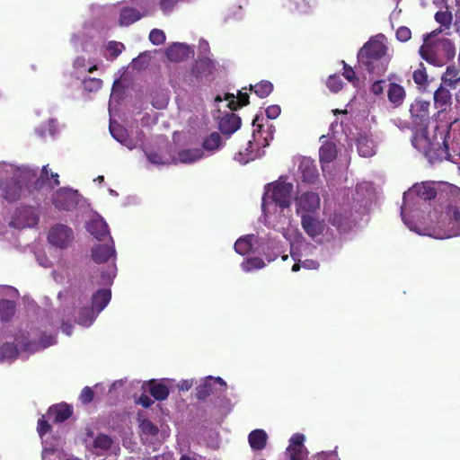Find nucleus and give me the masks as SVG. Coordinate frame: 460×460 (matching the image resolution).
<instances>
[{
  "mask_svg": "<svg viewBox=\"0 0 460 460\" xmlns=\"http://www.w3.org/2000/svg\"><path fill=\"white\" fill-rule=\"evenodd\" d=\"M286 455L289 460H306L308 451L306 448H287Z\"/></svg>",
  "mask_w": 460,
  "mask_h": 460,
  "instance_id": "nucleus-43",
  "label": "nucleus"
},
{
  "mask_svg": "<svg viewBox=\"0 0 460 460\" xmlns=\"http://www.w3.org/2000/svg\"><path fill=\"white\" fill-rule=\"evenodd\" d=\"M451 88L440 84V86L434 93V104L436 108L445 111L447 107L452 103V94L450 93Z\"/></svg>",
  "mask_w": 460,
  "mask_h": 460,
  "instance_id": "nucleus-20",
  "label": "nucleus"
},
{
  "mask_svg": "<svg viewBox=\"0 0 460 460\" xmlns=\"http://www.w3.org/2000/svg\"><path fill=\"white\" fill-rule=\"evenodd\" d=\"M2 197L8 202L17 201L22 195V187L14 178H8L0 181Z\"/></svg>",
  "mask_w": 460,
  "mask_h": 460,
  "instance_id": "nucleus-11",
  "label": "nucleus"
},
{
  "mask_svg": "<svg viewBox=\"0 0 460 460\" xmlns=\"http://www.w3.org/2000/svg\"><path fill=\"white\" fill-rule=\"evenodd\" d=\"M149 40L154 45H161L165 41V34L162 30L153 29L149 33Z\"/></svg>",
  "mask_w": 460,
  "mask_h": 460,
  "instance_id": "nucleus-49",
  "label": "nucleus"
},
{
  "mask_svg": "<svg viewBox=\"0 0 460 460\" xmlns=\"http://www.w3.org/2000/svg\"><path fill=\"white\" fill-rule=\"evenodd\" d=\"M110 131L111 136L119 143L126 145L128 140V131L125 128L119 124H110Z\"/></svg>",
  "mask_w": 460,
  "mask_h": 460,
  "instance_id": "nucleus-39",
  "label": "nucleus"
},
{
  "mask_svg": "<svg viewBox=\"0 0 460 460\" xmlns=\"http://www.w3.org/2000/svg\"><path fill=\"white\" fill-rule=\"evenodd\" d=\"M204 155V152L201 148H188L179 152L178 159L183 164H191L199 159Z\"/></svg>",
  "mask_w": 460,
  "mask_h": 460,
  "instance_id": "nucleus-29",
  "label": "nucleus"
},
{
  "mask_svg": "<svg viewBox=\"0 0 460 460\" xmlns=\"http://www.w3.org/2000/svg\"><path fill=\"white\" fill-rule=\"evenodd\" d=\"M338 151L336 144L332 141H326L319 149V158L323 172L325 171L327 164L334 161L337 157Z\"/></svg>",
  "mask_w": 460,
  "mask_h": 460,
  "instance_id": "nucleus-17",
  "label": "nucleus"
},
{
  "mask_svg": "<svg viewBox=\"0 0 460 460\" xmlns=\"http://www.w3.org/2000/svg\"><path fill=\"white\" fill-rule=\"evenodd\" d=\"M146 155L147 160L155 165H163L165 164L166 161L164 160L163 155L157 151H146Z\"/></svg>",
  "mask_w": 460,
  "mask_h": 460,
  "instance_id": "nucleus-48",
  "label": "nucleus"
},
{
  "mask_svg": "<svg viewBox=\"0 0 460 460\" xmlns=\"http://www.w3.org/2000/svg\"><path fill=\"white\" fill-rule=\"evenodd\" d=\"M112 439L106 434H98L93 439V447L102 451L109 450L112 446Z\"/></svg>",
  "mask_w": 460,
  "mask_h": 460,
  "instance_id": "nucleus-40",
  "label": "nucleus"
},
{
  "mask_svg": "<svg viewBox=\"0 0 460 460\" xmlns=\"http://www.w3.org/2000/svg\"><path fill=\"white\" fill-rule=\"evenodd\" d=\"M84 90L88 92H96L102 86V80L95 77H86L83 80Z\"/></svg>",
  "mask_w": 460,
  "mask_h": 460,
  "instance_id": "nucleus-45",
  "label": "nucleus"
},
{
  "mask_svg": "<svg viewBox=\"0 0 460 460\" xmlns=\"http://www.w3.org/2000/svg\"><path fill=\"white\" fill-rule=\"evenodd\" d=\"M190 49L182 43H173L165 51L166 58L172 62H181L189 57Z\"/></svg>",
  "mask_w": 460,
  "mask_h": 460,
  "instance_id": "nucleus-22",
  "label": "nucleus"
},
{
  "mask_svg": "<svg viewBox=\"0 0 460 460\" xmlns=\"http://www.w3.org/2000/svg\"><path fill=\"white\" fill-rule=\"evenodd\" d=\"M280 111L281 109L279 105H270L265 111L267 118L270 119H277L279 116Z\"/></svg>",
  "mask_w": 460,
  "mask_h": 460,
  "instance_id": "nucleus-58",
  "label": "nucleus"
},
{
  "mask_svg": "<svg viewBox=\"0 0 460 460\" xmlns=\"http://www.w3.org/2000/svg\"><path fill=\"white\" fill-rule=\"evenodd\" d=\"M139 428L144 434L149 436H156L159 432L157 426L148 419L142 420Z\"/></svg>",
  "mask_w": 460,
  "mask_h": 460,
  "instance_id": "nucleus-44",
  "label": "nucleus"
},
{
  "mask_svg": "<svg viewBox=\"0 0 460 460\" xmlns=\"http://www.w3.org/2000/svg\"><path fill=\"white\" fill-rule=\"evenodd\" d=\"M253 235H247L239 238L234 243V250L241 255L248 254L252 247Z\"/></svg>",
  "mask_w": 460,
  "mask_h": 460,
  "instance_id": "nucleus-36",
  "label": "nucleus"
},
{
  "mask_svg": "<svg viewBox=\"0 0 460 460\" xmlns=\"http://www.w3.org/2000/svg\"><path fill=\"white\" fill-rule=\"evenodd\" d=\"M268 435L265 430L258 429L252 430L248 436V442L252 450L260 451L267 445Z\"/></svg>",
  "mask_w": 460,
  "mask_h": 460,
  "instance_id": "nucleus-26",
  "label": "nucleus"
},
{
  "mask_svg": "<svg viewBox=\"0 0 460 460\" xmlns=\"http://www.w3.org/2000/svg\"><path fill=\"white\" fill-rule=\"evenodd\" d=\"M51 430V426L48 422V420L45 419V416L42 415L38 420V425H37V431L39 433V436L42 438L46 434H48Z\"/></svg>",
  "mask_w": 460,
  "mask_h": 460,
  "instance_id": "nucleus-50",
  "label": "nucleus"
},
{
  "mask_svg": "<svg viewBox=\"0 0 460 460\" xmlns=\"http://www.w3.org/2000/svg\"><path fill=\"white\" fill-rule=\"evenodd\" d=\"M193 385L192 380H181L178 384V389L180 391H189Z\"/></svg>",
  "mask_w": 460,
  "mask_h": 460,
  "instance_id": "nucleus-64",
  "label": "nucleus"
},
{
  "mask_svg": "<svg viewBox=\"0 0 460 460\" xmlns=\"http://www.w3.org/2000/svg\"><path fill=\"white\" fill-rule=\"evenodd\" d=\"M387 50L383 40L371 38L358 53V64L369 74L380 76L386 72L390 62Z\"/></svg>",
  "mask_w": 460,
  "mask_h": 460,
  "instance_id": "nucleus-1",
  "label": "nucleus"
},
{
  "mask_svg": "<svg viewBox=\"0 0 460 460\" xmlns=\"http://www.w3.org/2000/svg\"><path fill=\"white\" fill-rule=\"evenodd\" d=\"M264 266L263 260L258 257L249 258L242 263V268L246 272L262 269Z\"/></svg>",
  "mask_w": 460,
  "mask_h": 460,
  "instance_id": "nucleus-42",
  "label": "nucleus"
},
{
  "mask_svg": "<svg viewBox=\"0 0 460 460\" xmlns=\"http://www.w3.org/2000/svg\"><path fill=\"white\" fill-rule=\"evenodd\" d=\"M212 379H209L208 376L203 384L199 385L196 388V397L199 400H205L208 398L210 394L214 393V385L212 384Z\"/></svg>",
  "mask_w": 460,
  "mask_h": 460,
  "instance_id": "nucleus-37",
  "label": "nucleus"
},
{
  "mask_svg": "<svg viewBox=\"0 0 460 460\" xmlns=\"http://www.w3.org/2000/svg\"><path fill=\"white\" fill-rule=\"evenodd\" d=\"M16 305L14 301L9 299L0 300V320L8 323L15 314Z\"/></svg>",
  "mask_w": 460,
  "mask_h": 460,
  "instance_id": "nucleus-30",
  "label": "nucleus"
},
{
  "mask_svg": "<svg viewBox=\"0 0 460 460\" xmlns=\"http://www.w3.org/2000/svg\"><path fill=\"white\" fill-rule=\"evenodd\" d=\"M452 14L448 11H438L435 14V20L441 25L448 28L452 22Z\"/></svg>",
  "mask_w": 460,
  "mask_h": 460,
  "instance_id": "nucleus-47",
  "label": "nucleus"
},
{
  "mask_svg": "<svg viewBox=\"0 0 460 460\" xmlns=\"http://www.w3.org/2000/svg\"><path fill=\"white\" fill-rule=\"evenodd\" d=\"M310 460H339V457L336 451H323L313 456Z\"/></svg>",
  "mask_w": 460,
  "mask_h": 460,
  "instance_id": "nucleus-54",
  "label": "nucleus"
},
{
  "mask_svg": "<svg viewBox=\"0 0 460 460\" xmlns=\"http://www.w3.org/2000/svg\"><path fill=\"white\" fill-rule=\"evenodd\" d=\"M301 224L305 232L311 237L318 236L323 231L322 223L311 215H303Z\"/></svg>",
  "mask_w": 460,
  "mask_h": 460,
  "instance_id": "nucleus-21",
  "label": "nucleus"
},
{
  "mask_svg": "<svg viewBox=\"0 0 460 460\" xmlns=\"http://www.w3.org/2000/svg\"><path fill=\"white\" fill-rule=\"evenodd\" d=\"M225 100L228 101V107L231 111H236L249 103V94L247 93L239 92L238 99L233 93H226Z\"/></svg>",
  "mask_w": 460,
  "mask_h": 460,
  "instance_id": "nucleus-31",
  "label": "nucleus"
},
{
  "mask_svg": "<svg viewBox=\"0 0 460 460\" xmlns=\"http://www.w3.org/2000/svg\"><path fill=\"white\" fill-rule=\"evenodd\" d=\"M387 98L394 108H398L402 105L406 98V91L401 84L390 83L387 89Z\"/></svg>",
  "mask_w": 460,
  "mask_h": 460,
  "instance_id": "nucleus-19",
  "label": "nucleus"
},
{
  "mask_svg": "<svg viewBox=\"0 0 460 460\" xmlns=\"http://www.w3.org/2000/svg\"><path fill=\"white\" fill-rule=\"evenodd\" d=\"M396 39L401 42H406L411 38V31L406 26H401L396 31Z\"/></svg>",
  "mask_w": 460,
  "mask_h": 460,
  "instance_id": "nucleus-53",
  "label": "nucleus"
},
{
  "mask_svg": "<svg viewBox=\"0 0 460 460\" xmlns=\"http://www.w3.org/2000/svg\"><path fill=\"white\" fill-rule=\"evenodd\" d=\"M305 439V438L303 434H294L289 440L290 443L288 448H305L304 446Z\"/></svg>",
  "mask_w": 460,
  "mask_h": 460,
  "instance_id": "nucleus-51",
  "label": "nucleus"
},
{
  "mask_svg": "<svg viewBox=\"0 0 460 460\" xmlns=\"http://www.w3.org/2000/svg\"><path fill=\"white\" fill-rule=\"evenodd\" d=\"M356 145L360 156L371 157L376 153L374 141L367 136H359L357 138Z\"/></svg>",
  "mask_w": 460,
  "mask_h": 460,
  "instance_id": "nucleus-27",
  "label": "nucleus"
},
{
  "mask_svg": "<svg viewBox=\"0 0 460 460\" xmlns=\"http://www.w3.org/2000/svg\"><path fill=\"white\" fill-rule=\"evenodd\" d=\"M38 217L33 208H22L17 209L10 225L16 228H23L37 225Z\"/></svg>",
  "mask_w": 460,
  "mask_h": 460,
  "instance_id": "nucleus-10",
  "label": "nucleus"
},
{
  "mask_svg": "<svg viewBox=\"0 0 460 460\" xmlns=\"http://www.w3.org/2000/svg\"><path fill=\"white\" fill-rule=\"evenodd\" d=\"M304 182L314 184L319 179V172L315 161L304 157L298 166Z\"/></svg>",
  "mask_w": 460,
  "mask_h": 460,
  "instance_id": "nucleus-12",
  "label": "nucleus"
},
{
  "mask_svg": "<svg viewBox=\"0 0 460 460\" xmlns=\"http://www.w3.org/2000/svg\"><path fill=\"white\" fill-rule=\"evenodd\" d=\"M441 31H433L424 37L419 53L422 59L434 66L443 65L456 56V47L448 38L434 39Z\"/></svg>",
  "mask_w": 460,
  "mask_h": 460,
  "instance_id": "nucleus-2",
  "label": "nucleus"
},
{
  "mask_svg": "<svg viewBox=\"0 0 460 460\" xmlns=\"http://www.w3.org/2000/svg\"><path fill=\"white\" fill-rule=\"evenodd\" d=\"M459 82V70L455 66H448L441 76V84L451 89H456Z\"/></svg>",
  "mask_w": 460,
  "mask_h": 460,
  "instance_id": "nucleus-28",
  "label": "nucleus"
},
{
  "mask_svg": "<svg viewBox=\"0 0 460 460\" xmlns=\"http://www.w3.org/2000/svg\"><path fill=\"white\" fill-rule=\"evenodd\" d=\"M49 177L48 165H44L42 168L41 175L37 179L35 184L37 187H41L44 181Z\"/></svg>",
  "mask_w": 460,
  "mask_h": 460,
  "instance_id": "nucleus-62",
  "label": "nucleus"
},
{
  "mask_svg": "<svg viewBox=\"0 0 460 460\" xmlns=\"http://www.w3.org/2000/svg\"><path fill=\"white\" fill-rule=\"evenodd\" d=\"M241 124V118L234 113L230 112L220 119L218 122V128L223 135L230 136L240 128Z\"/></svg>",
  "mask_w": 460,
  "mask_h": 460,
  "instance_id": "nucleus-15",
  "label": "nucleus"
},
{
  "mask_svg": "<svg viewBox=\"0 0 460 460\" xmlns=\"http://www.w3.org/2000/svg\"><path fill=\"white\" fill-rule=\"evenodd\" d=\"M18 354L19 351L16 345L12 342H5L0 348L1 359H15Z\"/></svg>",
  "mask_w": 460,
  "mask_h": 460,
  "instance_id": "nucleus-38",
  "label": "nucleus"
},
{
  "mask_svg": "<svg viewBox=\"0 0 460 460\" xmlns=\"http://www.w3.org/2000/svg\"><path fill=\"white\" fill-rule=\"evenodd\" d=\"M412 79L420 90H426L429 85L428 73L423 63L419 64V67L413 71Z\"/></svg>",
  "mask_w": 460,
  "mask_h": 460,
  "instance_id": "nucleus-32",
  "label": "nucleus"
},
{
  "mask_svg": "<svg viewBox=\"0 0 460 460\" xmlns=\"http://www.w3.org/2000/svg\"><path fill=\"white\" fill-rule=\"evenodd\" d=\"M223 146L220 135L217 132H212L207 136L202 142V148L207 151L214 152Z\"/></svg>",
  "mask_w": 460,
  "mask_h": 460,
  "instance_id": "nucleus-34",
  "label": "nucleus"
},
{
  "mask_svg": "<svg viewBox=\"0 0 460 460\" xmlns=\"http://www.w3.org/2000/svg\"><path fill=\"white\" fill-rule=\"evenodd\" d=\"M165 379H151L142 385L144 391H147L156 401H165L170 394L169 386L165 384Z\"/></svg>",
  "mask_w": 460,
  "mask_h": 460,
  "instance_id": "nucleus-9",
  "label": "nucleus"
},
{
  "mask_svg": "<svg viewBox=\"0 0 460 460\" xmlns=\"http://www.w3.org/2000/svg\"><path fill=\"white\" fill-rule=\"evenodd\" d=\"M176 0H160V8L164 12H170L174 7Z\"/></svg>",
  "mask_w": 460,
  "mask_h": 460,
  "instance_id": "nucleus-61",
  "label": "nucleus"
},
{
  "mask_svg": "<svg viewBox=\"0 0 460 460\" xmlns=\"http://www.w3.org/2000/svg\"><path fill=\"white\" fill-rule=\"evenodd\" d=\"M250 90L253 91L260 98H266L273 91V84L268 80H262L256 84L250 85Z\"/></svg>",
  "mask_w": 460,
  "mask_h": 460,
  "instance_id": "nucleus-35",
  "label": "nucleus"
},
{
  "mask_svg": "<svg viewBox=\"0 0 460 460\" xmlns=\"http://www.w3.org/2000/svg\"><path fill=\"white\" fill-rule=\"evenodd\" d=\"M111 298V292L107 288H101L97 290L92 297V307L96 314H100L109 304Z\"/></svg>",
  "mask_w": 460,
  "mask_h": 460,
  "instance_id": "nucleus-23",
  "label": "nucleus"
},
{
  "mask_svg": "<svg viewBox=\"0 0 460 460\" xmlns=\"http://www.w3.org/2000/svg\"><path fill=\"white\" fill-rule=\"evenodd\" d=\"M215 70L214 62L208 58H198L193 64L190 74L198 80H202L212 75Z\"/></svg>",
  "mask_w": 460,
  "mask_h": 460,
  "instance_id": "nucleus-14",
  "label": "nucleus"
},
{
  "mask_svg": "<svg viewBox=\"0 0 460 460\" xmlns=\"http://www.w3.org/2000/svg\"><path fill=\"white\" fill-rule=\"evenodd\" d=\"M385 84V80H378L372 84L371 85V92L375 95H380L384 92V86L383 84Z\"/></svg>",
  "mask_w": 460,
  "mask_h": 460,
  "instance_id": "nucleus-60",
  "label": "nucleus"
},
{
  "mask_svg": "<svg viewBox=\"0 0 460 460\" xmlns=\"http://www.w3.org/2000/svg\"><path fill=\"white\" fill-rule=\"evenodd\" d=\"M430 102L417 98L410 106V113L412 123L420 128H426L429 123Z\"/></svg>",
  "mask_w": 460,
  "mask_h": 460,
  "instance_id": "nucleus-7",
  "label": "nucleus"
},
{
  "mask_svg": "<svg viewBox=\"0 0 460 460\" xmlns=\"http://www.w3.org/2000/svg\"><path fill=\"white\" fill-rule=\"evenodd\" d=\"M97 314L93 307H82L78 312L76 323L82 326L89 327L96 318Z\"/></svg>",
  "mask_w": 460,
  "mask_h": 460,
  "instance_id": "nucleus-33",
  "label": "nucleus"
},
{
  "mask_svg": "<svg viewBox=\"0 0 460 460\" xmlns=\"http://www.w3.org/2000/svg\"><path fill=\"white\" fill-rule=\"evenodd\" d=\"M343 63V76L353 84H356V83L358 82V78L356 75L355 71L350 67L349 65L345 63V61H342Z\"/></svg>",
  "mask_w": 460,
  "mask_h": 460,
  "instance_id": "nucleus-52",
  "label": "nucleus"
},
{
  "mask_svg": "<svg viewBox=\"0 0 460 460\" xmlns=\"http://www.w3.org/2000/svg\"><path fill=\"white\" fill-rule=\"evenodd\" d=\"M327 87L332 93H338L343 87V82L340 75H332L328 77L326 82Z\"/></svg>",
  "mask_w": 460,
  "mask_h": 460,
  "instance_id": "nucleus-46",
  "label": "nucleus"
},
{
  "mask_svg": "<svg viewBox=\"0 0 460 460\" xmlns=\"http://www.w3.org/2000/svg\"><path fill=\"white\" fill-rule=\"evenodd\" d=\"M88 231L99 241H102L110 235L109 226L102 218L92 220L88 224Z\"/></svg>",
  "mask_w": 460,
  "mask_h": 460,
  "instance_id": "nucleus-24",
  "label": "nucleus"
},
{
  "mask_svg": "<svg viewBox=\"0 0 460 460\" xmlns=\"http://www.w3.org/2000/svg\"><path fill=\"white\" fill-rule=\"evenodd\" d=\"M93 396L94 393L93 389L89 386H85L80 394L79 400L83 404H88L93 400Z\"/></svg>",
  "mask_w": 460,
  "mask_h": 460,
  "instance_id": "nucleus-55",
  "label": "nucleus"
},
{
  "mask_svg": "<svg viewBox=\"0 0 460 460\" xmlns=\"http://www.w3.org/2000/svg\"><path fill=\"white\" fill-rule=\"evenodd\" d=\"M418 196L424 200H430L436 198L437 190L430 185L422 184L416 189Z\"/></svg>",
  "mask_w": 460,
  "mask_h": 460,
  "instance_id": "nucleus-41",
  "label": "nucleus"
},
{
  "mask_svg": "<svg viewBox=\"0 0 460 460\" xmlns=\"http://www.w3.org/2000/svg\"><path fill=\"white\" fill-rule=\"evenodd\" d=\"M123 49L124 45L117 41H110L107 45V49L111 51L113 58H117L122 52Z\"/></svg>",
  "mask_w": 460,
  "mask_h": 460,
  "instance_id": "nucleus-57",
  "label": "nucleus"
},
{
  "mask_svg": "<svg viewBox=\"0 0 460 460\" xmlns=\"http://www.w3.org/2000/svg\"><path fill=\"white\" fill-rule=\"evenodd\" d=\"M320 208V197L317 193L307 191L296 199L297 212H314Z\"/></svg>",
  "mask_w": 460,
  "mask_h": 460,
  "instance_id": "nucleus-13",
  "label": "nucleus"
},
{
  "mask_svg": "<svg viewBox=\"0 0 460 460\" xmlns=\"http://www.w3.org/2000/svg\"><path fill=\"white\" fill-rule=\"evenodd\" d=\"M145 15L146 13H141L134 7H124L119 13V23L120 26H129Z\"/></svg>",
  "mask_w": 460,
  "mask_h": 460,
  "instance_id": "nucleus-25",
  "label": "nucleus"
},
{
  "mask_svg": "<svg viewBox=\"0 0 460 460\" xmlns=\"http://www.w3.org/2000/svg\"><path fill=\"white\" fill-rule=\"evenodd\" d=\"M78 197L77 190L63 187L53 194L52 204L58 210L70 211L77 207Z\"/></svg>",
  "mask_w": 460,
  "mask_h": 460,
  "instance_id": "nucleus-6",
  "label": "nucleus"
},
{
  "mask_svg": "<svg viewBox=\"0 0 460 460\" xmlns=\"http://www.w3.org/2000/svg\"><path fill=\"white\" fill-rule=\"evenodd\" d=\"M293 184L286 181H276L271 190H267L262 198V208L270 203V200L281 208H288L291 204Z\"/></svg>",
  "mask_w": 460,
  "mask_h": 460,
  "instance_id": "nucleus-3",
  "label": "nucleus"
},
{
  "mask_svg": "<svg viewBox=\"0 0 460 460\" xmlns=\"http://www.w3.org/2000/svg\"><path fill=\"white\" fill-rule=\"evenodd\" d=\"M446 137L447 135L440 133V139L442 140V144L439 142L434 143L431 142L423 132H421L415 133L411 137V141L412 146L420 152L428 154L430 151H435L438 152V156L444 155L445 158H448L450 154L448 152V146Z\"/></svg>",
  "mask_w": 460,
  "mask_h": 460,
  "instance_id": "nucleus-4",
  "label": "nucleus"
},
{
  "mask_svg": "<svg viewBox=\"0 0 460 460\" xmlns=\"http://www.w3.org/2000/svg\"><path fill=\"white\" fill-rule=\"evenodd\" d=\"M149 57L146 54L139 55L137 58L133 59V66L137 69L145 68L149 64Z\"/></svg>",
  "mask_w": 460,
  "mask_h": 460,
  "instance_id": "nucleus-56",
  "label": "nucleus"
},
{
  "mask_svg": "<svg viewBox=\"0 0 460 460\" xmlns=\"http://www.w3.org/2000/svg\"><path fill=\"white\" fill-rule=\"evenodd\" d=\"M73 66L75 69L85 68L86 67V59H85V58H84V57H77L75 59L74 63H73Z\"/></svg>",
  "mask_w": 460,
  "mask_h": 460,
  "instance_id": "nucleus-63",
  "label": "nucleus"
},
{
  "mask_svg": "<svg viewBox=\"0 0 460 460\" xmlns=\"http://www.w3.org/2000/svg\"><path fill=\"white\" fill-rule=\"evenodd\" d=\"M74 239L73 230L66 225L57 224L49 230V242L58 248H66Z\"/></svg>",
  "mask_w": 460,
  "mask_h": 460,
  "instance_id": "nucleus-8",
  "label": "nucleus"
},
{
  "mask_svg": "<svg viewBox=\"0 0 460 460\" xmlns=\"http://www.w3.org/2000/svg\"><path fill=\"white\" fill-rule=\"evenodd\" d=\"M441 223L447 238L460 235V199L447 207Z\"/></svg>",
  "mask_w": 460,
  "mask_h": 460,
  "instance_id": "nucleus-5",
  "label": "nucleus"
},
{
  "mask_svg": "<svg viewBox=\"0 0 460 460\" xmlns=\"http://www.w3.org/2000/svg\"><path fill=\"white\" fill-rule=\"evenodd\" d=\"M136 402L144 408H149L154 404V400L145 394H142Z\"/></svg>",
  "mask_w": 460,
  "mask_h": 460,
  "instance_id": "nucleus-59",
  "label": "nucleus"
},
{
  "mask_svg": "<svg viewBox=\"0 0 460 460\" xmlns=\"http://www.w3.org/2000/svg\"><path fill=\"white\" fill-rule=\"evenodd\" d=\"M111 244H99L92 251L93 260L96 263H104L115 256L114 241L110 237Z\"/></svg>",
  "mask_w": 460,
  "mask_h": 460,
  "instance_id": "nucleus-16",
  "label": "nucleus"
},
{
  "mask_svg": "<svg viewBox=\"0 0 460 460\" xmlns=\"http://www.w3.org/2000/svg\"><path fill=\"white\" fill-rule=\"evenodd\" d=\"M48 414L52 418L53 422L60 423L69 419L73 414V410L67 403H58L49 409Z\"/></svg>",
  "mask_w": 460,
  "mask_h": 460,
  "instance_id": "nucleus-18",
  "label": "nucleus"
}]
</instances>
